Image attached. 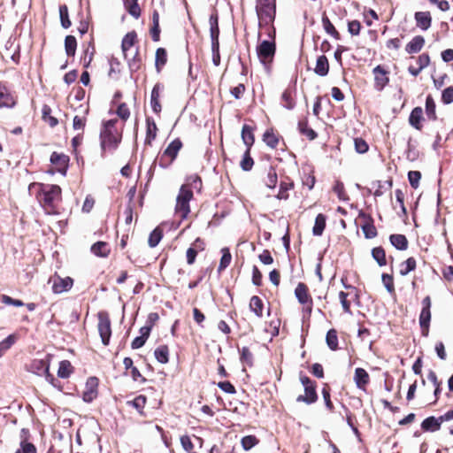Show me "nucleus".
<instances>
[{"label":"nucleus","instance_id":"1","mask_svg":"<svg viewBox=\"0 0 453 453\" xmlns=\"http://www.w3.org/2000/svg\"><path fill=\"white\" fill-rule=\"evenodd\" d=\"M37 199L49 214L56 212L58 203L61 202V188L54 184L39 183Z\"/></svg>","mask_w":453,"mask_h":453},{"label":"nucleus","instance_id":"2","mask_svg":"<svg viewBox=\"0 0 453 453\" xmlns=\"http://www.w3.org/2000/svg\"><path fill=\"white\" fill-rule=\"evenodd\" d=\"M117 119L104 122L100 132V145L102 155L106 150H115L121 142V134L116 129Z\"/></svg>","mask_w":453,"mask_h":453},{"label":"nucleus","instance_id":"3","mask_svg":"<svg viewBox=\"0 0 453 453\" xmlns=\"http://www.w3.org/2000/svg\"><path fill=\"white\" fill-rule=\"evenodd\" d=\"M193 198L192 190L184 184L180 187L176 198L175 213L181 220L188 218L190 212L189 202Z\"/></svg>","mask_w":453,"mask_h":453},{"label":"nucleus","instance_id":"4","mask_svg":"<svg viewBox=\"0 0 453 453\" xmlns=\"http://www.w3.org/2000/svg\"><path fill=\"white\" fill-rule=\"evenodd\" d=\"M136 40V33L134 31L127 33L121 43L122 51L125 58L127 60L131 73L136 72L140 68V58H138V50H135L134 56L128 58V50L132 49Z\"/></svg>","mask_w":453,"mask_h":453},{"label":"nucleus","instance_id":"5","mask_svg":"<svg viewBox=\"0 0 453 453\" xmlns=\"http://www.w3.org/2000/svg\"><path fill=\"white\" fill-rule=\"evenodd\" d=\"M275 0H257L256 12L259 26L272 23L275 19Z\"/></svg>","mask_w":453,"mask_h":453},{"label":"nucleus","instance_id":"6","mask_svg":"<svg viewBox=\"0 0 453 453\" xmlns=\"http://www.w3.org/2000/svg\"><path fill=\"white\" fill-rule=\"evenodd\" d=\"M301 383L304 387V395H301L296 398L297 402H303L307 404H311L318 400V395L316 392L315 382H313L309 377L306 375L301 374L300 376Z\"/></svg>","mask_w":453,"mask_h":453},{"label":"nucleus","instance_id":"7","mask_svg":"<svg viewBox=\"0 0 453 453\" xmlns=\"http://www.w3.org/2000/svg\"><path fill=\"white\" fill-rule=\"evenodd\" d=\"M181 147L182 142L180 139H175L170 142L160 157L159 166L162 168L168 167L176 158Z\"/></svg>","mask_w":453,"mask_h":453},{"label":"nucleus","instance_id":"8","mask_svg":"<svg viewBox=\"0 0 453 453\" xmlns=\"http://www.w3.org/2000/svg\"><path fill=\"white\" fill-rule=\"evenodd\" d=\"M275 51L276 45L274 41L264 40L257 47V57L264 65L273 61Z\"/></svg>","mask_w":453,"mask_h":453},{"label":"nucleus","instance_id":"9","mask_svg":"<svg viewBox=\"0 0 453 453\" xmlns=\"http://www.w3.org/2000/svg\"><path fill=\"white\" fill-rule=\"evenodd\" d=\"M98 318V333L100 334L102 343L107 346L110 342L111 335V320L109 314L106 311H100L97 314Z\"/></svg>","mask_w":453,"mask_h":453},{"label":"nucleus","instance_id":"10","mask_svg":"<svg viewBox=\"0 0 453 453\" xmlns=\"http://www.w3.org/2000/svg\"><path fill=\"white\" fill-rule=\"evenodd\" d=\"M49 283L51 284V288L54 294H62L72 288L73 280L68 276L62 278L59 275L55 274L49 279Z\"/></svg>","mask_w":453,"mask_h":453},{"label":"nucleus","instance_id":"11","mask_svg":"<svg viewBox=\"0 0 453 453\" xmlns=\"http://www.w3.org/2000/svg\"><path fill=\"white\" fill-rule=\"evenodd\" d=\"M295 296L298 302L304 305L303 310L310 315L312 311V299L308 293L307 286L299 282L295 289Z\"/></svg>","mask_w":453,"mask_h":453},{"label":"nucleus","instance_id":"12","mask_svg":"<svg viewBox=\"0 0 453 453\" xmlns=\"http://www.w3.org/2000/svg\"><path fill=\"white\" fill-rule=\"evenodd\" d=\"M374 74V87L378 91H381L388 83L389 78L388 72L381 65H377L373 68Z\"/></svg>","mask_w":453,"mask_h":453},{"label":"nucleus","instance_id":"13","mask_svg":"<svg viewBox=\"0 0 453 453\" xmlns=\"http://www.w3.org/2000/svg\"><path fill=\"white\" fill-rule=\"evenodd\" d=\"M98 379L89 377L85 385L82 399L86 403H91L97 396Z\"/></svg>","mask_w":453,"mask_h":453},{"label":"nucleus","instance_id":"14","mask_svg":"<svg viewBox=\"0 0 453 453\" xmlns=\"http://www.w3.org/2000/svg\"><path fill=\"white\" fill-rule=\"evenodd\" d=\"M210 23V36L211 41V48L219 47V17L217 13H212L209 19Z\"/></svg>","mask_w":453,"mask_h":453},{"label":"nucleus","instance_id":"15","mask_svg":"<svg viewBox=\"0 0 453 453\" xmlns=\"http://www.w3.org/2000/svg\"><path fill=\"white\" fill-rule=\"evenodd\" d=\"M28 371L39 376H45L50 372V362L44 359H35L30 363Z\"/></svg>","mask_w":453,"mask_h":453},{"label":"nucleus","instance_id":"16","mask_svg":"<svg viewBox=\"0 0 453 453\" xmlns=\"http://www.w3.org/2000/svg\"><path fill=\"white\" fill-rule=\"evenodd\" d=\"M163 90L164 85L159 82L156 83L151 90L150 106L155 113H159L162 110L161 104L159 103V97Z\"/></svg>","mask_w":453,"mask_h":453},{"label":"nucleus","instance_id":"17","mask_svg":"<svg viewBox=\"0 0 453 453\" xmlns=\"http://www.w3.org/2000/svg\"><path fill=\"white\" fill-rule=\"evenodd\" d=\"M416 26L423 31H426L432 24V17L429 12H417L414 14Z\"/></svg>","mask_w":453,"mask_h":453},{"label":"nucleus","instance_id":"18","mask_svg":"<svg viewBox=\"0 0 453 453\" xmlns=\"http://www.w3.org/2000/svg\"><path fill=\"white\" fill-rule=\"evenodd\" d=\"M15 104L14 96L6 86L0 82V107L12 108Z\"/></svg>","mask_w":453,"mask_h":453},{"label":"nucleus","instance_id":"19","mask_svg":"<svg viewBox=\"0 0 453 453\" xmlns=\"http://www.w3.org/2000/svg\"><path fill=\"white\" fill-rule=\"evenodd\" d=\"M365 219V223L361 225V229L366 239H372L377 236V229L373 224V219L365 214H361Z\"/></svg>","mask_w":453,"mask_h":453},{"label":"nucleus","instance_id":"20","mask_svg":"<svg viewBox=\"0 0 453 453\" xmlns=\"http://www.w3.org/2000/svg\"><path fill=\"white\" fill-rule=\"evenodd\" d=\"M354 381L359 389H365L370 381L368 372L364 368H356L354 374Z\"/></svg>","mask_w":453,"mask_h":453},{"label":"nucleus","instance_id":"21","mask_svg":"<svg viewBox=\"0 0 453 453\" xmlns=\"http://www.w3.org/2000/svg\"><path fill=\"white\" fill-rule=\"evenodd\" d=\"M425 44V38L422 35L414 36L405 47V50L409 54L419 52Z\"/></svg>","mask_w":453,"mask_h":453},{"label":"nucleus","instance_id":"22","mask_svg":"<svg viewBox=\"0 0 453 453\" xmlns=\"http://www.w3.org/2000/svg\"><path fill=\"white\" fill-rule=\"evenodd\" d=\"M329 71L328 59L325 55H321L317 58L314 72L319 76L324 77L327 75Z\"/></svg>","mask_w":453,"mask_h":453},{"label":"nucleus","instance_id":"23","mask_svg":"<svg viewBox=\"0 0 453 453\" xmlns=\"http://www.w3.org/2000/svg\"><path fill=\"white\" fill-rule=\"evenodd\" d=\"M253 127L249 125H243L242 128V140L245 146L246 150H250L255 142V137L253 134Z\"/></svg>","mask_w":453,"mask_h":453},{"label":"nucleus","instance_id":"24","mask_svg":"<svg viewBox=\"0 0 453 453\" xmlns=\"http://www.w3.org/2000/svg\"><path fill=\"white\" fill-rule=\"evenodd\" d=\"M423 119V110L421 107H415L409 117V122L417 130H421V120Z\"/></svg>","mask_w":453,"mask_h":453},{"label":"nucleus","instance_id":"25","mask_svg":"<svg viewBox=\"0 0 453 453\" xmlns=\"http://www.w3.org/2000/svg\"><path fill=\"white\" fill-rule=\"evenodd\" d=\"M441 425V421H440V417L435 418L434 416L428 417L425 418L421 423V428L424 431L434 432L440 429Z\"/></svg>","mask_w":453,"mask_h":453},{"label":"nucleus","instance_id":"26","mask_svg":"<svg viewBox=\"0 0 453 453\" xmlns=\"http://www.w3.org/2000/svg\"><path fill=\"white\" fill-rule=\"evenodd\" d=\"M146 137L145 144L151 145L152 141L157 136V127L155 121L151 118L146 119Z\"/></svg>","mask_w":453,"mask_h":453},{"label":"nucleus","instance_id":"27","mask_svg":"<svg viewBox=\"0 0 453 453\" xmlns=\"http://www.w3.org/2000/svg\"><path fill=\"white\" fill-rule=\"evenodd\" d=\"M91 252L101 257H106L110 254L111 249L107 242H97L91 246Z\"/></svg>","mask_w":453,"mask_h":453},{"label":"nucleus","instance_id":"28","mask_svg":"<svg viewBox=\"0 0 453 453\" xmlns=\"http://www.w3.org/2000/svg\"><path fill=\"white\" fill-rule=\"evenodd\" d=\"M390 243L398 250H405L408 248V240L405 235L394 234L389 236Z\"/></svg>","mask_w":453,"mask_h":453},{"label":"nucleus","instance_id":"29","mask_svg":"<svg viewBox=\"0 0 453 453\" xmlns=\"http://www.w3.org/2000/svg\"><path fill=\"white\" fill-rule=\"evenodd\" d=\"M167 62V53L165 49L158 48L156 50L155 67L157 73H160L163 66Z\"/></svg>","mask_w":453,"mask_h":453},{"label":"nucleus","instance_id":"30","mask_svg":"<svg viewBox=\"0 0 453 453\" xmlns=\"http://www.w3.org/2000/svg\"><path fill=\"white\" fill-rule=\"evenodd\" d=\"M326 218L324 214L319 213L317 215V217L315 219V223H314V226L312 228L313 235L320 236L323 234L325 227H326Z\"/></svg>","mask_w":453,"mask_h":453},{"label":"nucleus","instance_id":"31","mask_svg":"<svg viewBox=\"0 0 453 453\" xmlns=\"http://www.w3.org/2000/svg\"><path fill=\"white\" fill-rule=\"evenodd\" d=\"M323 28L326 34L330 35L335 40L340 39V34L335 29L334 26L332 24L328 17L324 13L321 19Z\"/></svg>","mask_w":453,"mask_h":453},{"label":"nucleus","instance_id":"32","mask_svg":"<svg viewBox=\"0 0 453 453\" xmlns=\"http://www.w3.org/2000/svg\"><path fill=\"white\" fill-rule=\"evenodd\" d=\"M154 356L160 364H166L169 361V349L166 345L158 346L155 351Z\"/></svg>","mask_w":453,"mask_h":453},{"label":"nucleus","instance_id":"33","mask_svg":"<svg viewBox=\"0 0 453 453\" xmlns=\"http://www.w3.org/2000/svg\"><path fill=\"white\" fill-rule=\"evenodd\" d=\"M73 370V367L70 361L63 360L59 363V367L58 370V376L62 379H67L70 377Z\"/></svg>","mask_w":453,"mask_h":453},{"label":"nucleus","instance_id":"34","mask_svg":"<svg viewBox=\"0 0 453 453\" xmlns=\"http://www.w3.org/2000/svg\"><path fill=\"white\" fill-rule=\"evenodd\" d=\"M263 308L264 304L260 297L257 296H253L250 298V309L252 311L256 316L261 318L263 316Z\"/></svg>","mask_w":453,"mask_h":453},{"label":"nucleus","instance_id":"35","mask_svg":"<svg viewBox=\"0 0 453 453\" xmlns=\"http://www.w3.org/2000/svg\"><path fill=\"white\" fill-rule=\"evenodd\" d=\"M435 108L436 105L433 96L428 95L426 99V114L430 120L437 119Z\"/></svg>","mask_w":453,"mask_h":453},{"label":"nucleus","instance_id":"36","mask_svg":"<svg viewBox=\"0 0 453 453\" xmlns=\"http://www.w3.org/2000/svg\"><path fill=\"white\" fill-rule=\"evenodd\" d=\"M68 160V157L62 153L53 152L50 156V163L62 167L65 173Z\"/></svg>","mask_w":453,"mask_h":453},{"label":"nucleus","instance_id":"37","mask_svg":"<svg viewBox=\"0 0 453 453\" xmlns=\"http://www.w3.org/2000/svg\"><path fill=\"white\" fill-rule=\"evenodd\" d=\"M372 257L380 266L387 265L386 253L382 247H375L372 250Z\"/></svg>","mask_w":453,"mask_h":453},{"label":"nucleus","instance_id":"38","mask_svg":"<svg viewBox=\"0 0 453 453\" xmlns=\"http://www.w3.org/2000/svg\"><path fill=\"white\" fill-rule=\"evenodd\" d=\"M77 48V41L73 35H67L65 39V53L69 57H73L75 55Z\"/></svg>","mask_w":453,"mask_h":453},{"label":"nucleus","instance_id":"39","mask_svg":"<svg viewBox=\"0 0 453 453\" xmlns=\"http://www.w3.org/2000/svg\"><path fill=\"white\" fill-rule=\"evenodd\" d=\"M298 130L302 134L306 135L310 140H314L317 137V133L308 127V122L306 119L299 120Z\"/></svg>","mask_w":453,"mask_h":453},{"label":"nucleus","instance_id":"40","mask_svg":"<svg viewBox=\"0 0 453 453\" xmlns=\"http://www.w3.org/2000/svg\"><path fill=\"white\" fill-rule=\"evenodd\" d=\"M416 259L414 257H409L400 265V274L402 276L407 275L416 268Z\"/></svg>","mask_w":453,"mask_h":453},{"label":"nucleus","instance_id":"41","mask_svg":"<svg viewBox=\"0 0 453 453\" xmlns=\"http://www.w3.org/2000/svg\"><path fill=\"white\" fill-rule=\"evenodd\" d=\"M294 188V183L292 181L286 182L281 181L280 184V190L277 194L276 197L279 200H287L288 198V191Z\"/></svg>","mask_w":453,"mask_h":453},{"label":"nucleus","instance_id":"42","mask_svg":"<svg viewBox=\"0 0 453 453\" xmlns=\"http://www.w3.org/2000/svg\"><path fill=\"white\" fill-rule=\"evenodd\" d=\"M222 257L220 258V262L218 267V271L221 272L225 270L231 263L232 256L229 251V249L225 247L221 250Z\"/></svg>","mask_w":453,"mask_h":453},{"label":"nucleus","instance_id":"43","mask_svg":"<svg viewBox=\"0 0 453 453\" xmlns=\"http://www.w3.org/2000/svg\"><path fill=\"white\" fill-rule=\"evenodd\" d=\"M163 237V231L160 227H156L150 234L148 239V244L150 248H155Z\"/></svg>","mask_w":453,"mask_h":453},{"label":"nucleus","instance_id":"44","mask_svg":"<svg viewBox=\"0 0 453 453\" xmlns=\"http://www.w3.org/2000/svg\"><path fill=\"white\" fill-rule=\"evenodd\" d=\"M326 342L331 350L338 349V336L335 329H330L326 336Z\"/></svg>","mask_w":453,"mask_h":453},{"label":"nucleus","instance_id":"45","mask_svg":"<svg viewBox=\"0 0 453 453\" xmlns=\"http://www.w3.org/2000/svg\"><path fill=\"white\" fill-rule=\"evenodd\" d=\"M17 337L15 334H10L2 342H0V357L4 356V354L12 348V346L16 342Z\"/></svg>","mask_w":453,"mask_h":453},{"label":"nucleus","instance_id":"46","mask_svg":"<svg viewBox=\"0 0 453 453\" xmlns=\"http://www.w3.org/2000/svg\"><path fill=\"white\" fill-rule=\"evenodd\" d=\"M263 141L265 142L267 146L272 149L277 147L279 143V139L276 134L273 132V130H266L263 135Z\"/></svg>","mask_w":453,"mask_h":453},{"label":"nucleus","instance_id":"47","mask_svg":"<svg viewBox=\"0 0 453 453\" xmlns=\"http://www.w3.org/2000/svg\"><path fill=\"white\" fill-rule=\"evenodd\" d=\"M59 16L61 26L64 28H68L71 27V20L69 19L68 8L65 4L59 6Z\"/></svg>","mask_w":453,"mask_h":453},{"label":"nucleus","instance_id":"48","mask_svg":"<svg viewBox=\"0 0 453 453\" xmlns=\"http://www.w3.org/2000/svg\"><path fill=\"white\" fill-rule=\"evenodd\" d=\"M258 439L255 435H246L242 438L241 443L244 450H250L258 443Z\"/></svg>","mask_w":453,"mask_h":453},{"label":"nucleus","instance_id":"49","mask_svg":"<svg viewBox=\"0 0 453 453\" xmlns=\"http://www.w3.org/2000/svg\"><path fill=\"white\" fill-rule=\"evenodd\" d=\"M278 180V176L275 169L273 167H270L267 172V176L265 180V183L266 187L269 188H274L276 187Z\"/></svg>","mask_w":453,"mask_h":453},{"label":"nucleus","instance_id":"50","mask_svg":"<svg viewBox=\"0 0 453 453\" xmlns=\"http://www.w3.org/2000/svg\"><path fill=\"white\" fill-rule=\"evenodd\" d=\"M281 104L283 107H285L288 110H292L295 107V101L292 97L291 91L288 89H286L281 96Z\"/></svg>","mask_w":453,"mask_h":453},{"label":"nucleus","instance_id":"51","mask_svg":"<svg viewBox=\"0 0 453 453\" xmlns=\"http://www.w3.org/2000/svg\"><path fill=\"white\" fill-rule=\"evenodd\" d=\"M250 150H245L242 159L240 163L241 168L243 171H250L253 167L254 161H253L252 157H250Z\"/></svg>","mask_w":453,"mask_h":453},{"label":"nucleus","instance_id":"52","mask_svg":"<svg viewBox=\"0 0 453 453\" xmlns=\"http://www.w3.org/2000/svg\"><path fill=\"white\" fill-rule=\"evenodd\" d=\"M241 357L240 360L242 363H245L248 365L251 366L253 365V355L249 349L248 347H242L240 350Z\"/></svg>","mask_w":453,"mask_h":453},{"label":"nucleus","instance_id":"53","mask_svg":"<svg viewBox=\"0 0 453 453\" xmlns=\"http://www.w3.org/2000/svg\"><path fill=\"white\" fill-rule=\"evenodd\" d=\"M382 283L385 286L387 291L389 294L395 292L394 279L393 276L388 273H383L381 276Z\"/></svg>","mask_w":453,"mask_h":453},{"label":"nucleus","instance_id":"54","mask_svg":"<svg viewBox=\"0 0 453 453\" xmlns=\"http://www.w3.org/2000/svg\"><path fill=\"white\" fill-rule=\"evenodd\" d=\"M333 189H334V192L337 194V196L340 200L346 201L349 199V197L345 192L344 185L342 181L337 180L335 182Z\"/></svg>","mask_w":453,"mask_h":453},{"label":"nucleus","instance_id":"55","mask_svg":"<svg viewBox=\"0 0 453 453\" xmlns=\"http://www.w3.org/2000/svg\"><path fill=\"white\" fill-rule=\"evenodd\" d=\"M421 179V173L418 171H410L408 173V180L411 186L413 188H417L419 185V180Z\"/></svg>","mask_w":453,"mask_h":453},{"label":"nucleus","instance_id":"56","mask_svg":"<svg viewBox=\"0 0 453 453\" xmlns=\"http://www.w3.org/2000/svg\"><path fill=\"white\" fill-rule=\"evenodd\" d=\"M349 296V293H345L343 291H341L339 293V299H340V302H341L343 311L346 313L351 314L350 302L347 299V297Z\"/></svg>","mask_w":453,"mask_h":453},{"label":"nucleus","instance_id":"57","mask_svg":"<svg viewBox=\"0 0 453 453\" xmlns=\"http://www.w3.org/2000/svg\"><path fill=\"white\" fill-rule=\"evenodd\" d=\"M36 452H37L36 448L33 443L27 442L26 441H22L20 442V448L15 453H36Z\"/></svg>","mask_w":453,"mask_h":453},{"label":"nucleus","instance_id":"58","mask_svg":"<svg viewBox=\"0 0 453 453\" xmlns=\"http://www.w3.org/2000/svg\"><path fill=\"white\" fill-rule=\"evenodd\" d=\"M355 150L357 153L363 154L368 151L369 146L367 142L362 138H356L354 140Z\"/></svg>","mask_w":453,"mask_h":453},{"label":"nucleus","instance_id":"59","mask_svg":"<svg viewBox=\"0 0 453 453\" xmlns=\"http://www.w3.org/2000/svg\"><path fill=\"white\" fill-rule=\"evenodd\" d=\"M441 101L444 104H449L453 103V87L449 86L446 88L441 93Z\"/></svg>","mask_w":453,"mask_h":453},{"label":"nucleus","instance_id":"60","mask_svg":"<svg viewBox=\"0 0 453 453\" xmlns=\"http://www.w3.org/2000/svg\"><path fill=\"white\" fill-rule=\"evenodd\" d=\"M188 184L187 186H190V189L192 188L200 191L202 188V180L198 175H191L188 179Z\"/></svg>","mask_w":453,"mask_h":453},{"label":"nucleus","instance_id":"61","mask_svg":"<svg viewBox=\"0 0 453 453\" xmlns=\"http://www.w3.org/2000/svg\"><path fill=\"white\" fill-rule=\"evenodd\" d=\"M431 320V311L430 310H421L419 314V325L420 326H429Z\"/></svg>","mask_w":453,"mask_h":453},{"label":"nucleus","instance_id":"62","mask_svg":"<svg viewBox=\"0 0 453 453\" xmlns=\"http://www.w3.org/2000/svg\"><path fill=\"white\" fill-rule=\"evenodd\" d=\"M1 301L2 303H4V304H7V305H13V306H16V307H21L24 305V303L21 301V300H19V299H13L12 298L11 296H6V295H3L1 296Z\"/></svg>","mask_w":453,"mask_h":453},{"label":"nucleus","instance_id":"63","mask_svg":"<svg viewBox=\"0 0 453 453\" xmlns=\"http://www.w3.org/2000/svg\"><path fill=\"white\" fill-rule=\"evenodd\" d=\"M117 114L123 120H127L129 118L130 111L127 105L125 103H122L118 106Z\"/></svg>","mask_w":453,"mask_h":453},{"label":"nucleus","instance_id":"64","mask_svg":"<svg viewBox=\"0 0 453 453\" xmlns=\"http://www.w3.org/2000/svg\"><path fill=\"white\" fill-rule=\"evenodd\" d=\"M361 29V24L358 20H352L348 23V31L351 35H358Z\"/></svg>","mask_w":453,"mask_h":453}]
</instances>
